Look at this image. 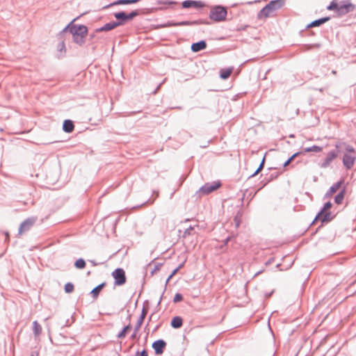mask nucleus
Returning <instances> with one entry per match:
<instances>
[{
    "mask_svg": "<svg viewBox=\"0 0 356 356\" xmlns=\"http://www.w3.org/2000/svg\"><path fill=\"white\" fill-rule=\"evenodd\" d=\"M161 84L154 90V94H155L158 90V88L160 87Z\"/></svg>",
    "mask_w": 356,
    "mask_h": 356,
    "instance_id": "nucleus-63",
    "label": "nucleus"
},
{
    "mask_svg": "<svg viewBox=\"0 0 356 356\" xmlns=\"http://www.w3.org/2000/svg\"><path fill=\"white\" fill-rule=\"evenodd\" d=\"M322 149H323L322 147L314 145L311 147L305 148L303 152H320L321 151H322Z\"/></svg>",
    "mask_w": 356,
    "mask_h": 356,
    "instance_id": "nucleus-34",
    "label": "nucleus"
},
{
    "mask_svg": "<svg viewBox=\"0 0 356 356\" xmlns=\"http://www.w3.org/2000/svg\"><path fill=\"white\" fill-rule=\"evenodd\" d=\"M332 207V203L330 201H328L323 204L319 211L323 213L326 211H329L328 210H330Z\"/></svg>",
    "mask_w": 356,
    "mask_h": 356,
    "instance_id": "nucleus-36",
    "label": "nucleus"
},
{
    "mask_svg": "<svg viewBox=\"0 0 356 356\" xmlns=\"http://www.w3.org/2000/svg\"><path fill=\"white\" fill-rule=\"evenodd\" d=\"M89 262H90L93 266H96L97 264L94 260H89Z\"/></svg>",
    "mask_w": 356,
    "mask_h": 356,
    "instance_id": "nucleus-57",
    "label": "nucleus"
},
{
    "mask_svg": "<svg viewBox=\"0 0 356 356\" xmlns=\"http://www.w3.org/2000/svg\"><path fill=\"white\" fill-rule=\"evenodd\" d=\"M74 266L77 269H83L86 266V263L83 258H79L75 261Z\"/></svg>",
    "mask_w": 356,
    "mask_h": 356,
    "instance_id": "nucleus-33",
    "label": "nucleus"
},
{
    "mask_svg": "<svg viewBox=\"0 0 356 356\" xmlns=\"http://www.w3.org/2000/svg\"><path fill=\"white\" fill-rule=\"evenodd\" d=\"M282 172H274V173H271V174H267L266 175V177H264V179L263 180L261 181V187L259 188V190L263 188L265 186H266L269 182L272 181L273 180L277 179L280 175L281 174Z\"/></svg>",
    "mask_w": 356,
    "mask_h": 356,
    "instance_id": "nucleus-17",
    "label": "nucleus"
},
{
    "mask_svg": "<svg viewBox=\"0 0 356 356\" xmlns=\"http://www.w3.org/2000/svg\"><path fill=\"white\" fill-rule=\"evenodd\" d=\"M330 19V17H323L319 19H316L312 21L311 23L306 26V29H309L315 26H320L324 23L328 22Z\"/></svg>",
    "mask_w": 356,
    "mask_h": 356,
    "instance_id": "nucleus-19",
    "label": "nucleus"
},
{
    "mask_svg": "<svg viewBox=\"0 0 356 356\" xmlns=\"http://www.w3.org/2000/svg\"><path fill=\"white\" fill-rule=\"evenodd\" d=\"M194 227L193 226H189L186 230L184 232L183 237L186 238L187 236L192 234V232L193 231Z\"/></svg>",
    "mask_w": 356,
    "mask_h": 356,
    "instance_id": "nucleus-40",
    "label": "nucleus"
},
{
    "mask_svg": "<svg viewBox=\"0 0 356 356\" xmlns=\"http://www.w3.org/2000/svg\"><path fill=\"white\" fill-rule=\"evenodd\" d=\"M221 186L222 183L220 180L213 181L212 182H207L200 188L197 193H200L204 195H207L216 191Z\"/></svg>",
    "mask_w": 356,
    "mask_h": 356,
    "instance_id": "nucleus-7",
    "label": "nucleus"
},
{
    "mask_svg": "<svg viewBox=\"0 0 356 356\" xmlns=\"http://www.w3.org/2000/svg\"><path fill=\"white\" fill-rule=\"evenodd\" d=\"M227 10L225 6L216 5L211 7L209 13V18L214 22H220L226 19Z\"/></svg>",
    "mask_w": 356,
    "mask_h": 356,
    "instance_id": "nucleus-4",
    "label": "nucleus"
},
{
    "mask_svg": "<svg viewBox=\"0 0 356 356\" xmlns=\"http://www.w3.org/2000/svg\"><path fill=\"white\" fill-rule=\"evenodd\" d=\"M33 332L35 337L39 336L42 332V327L37 321L33 322Z\"/></svg>",
    "mask_w": 356,
    "mask_h": 356,
    "instance_id": "nucleus-31",
    "label": "nucleus"
},
{
    "mask_svg": "<svg viewBox=\"0 0 356 356\" xmlns=\"http://www.w3.org/2000/svg\"><path fill=\"white\" fill-rule=\"evenodd\" d=\"M275 14H273L269 9V7L266 4L265 6H264L257 13V19H266L269 17H274Z\"/></svg>",
    "mask_w": 356,
    "mask_h": 356,
    "instance_id": "nucleus-15",
    "label": "nucleus"
},
{
    "mask_svg": "<svg viewBox=\"0 0 356 356\" xmlns=\"http://www.w3.org/2000/svg\"><path fill=\"white\" fill-rule=\"evenodd\" d=\"M233 67L221 69L220 70V78L222 80L227 79L233 72Z\"/></svg>",
    "mask_w": 356,
    "mask_h": 356,
    "instance_id": "nucleus-25",
    "label": "nucleus"
},
{
    "mask_svg": "<svg viewBox=\"0 0 356 356\" xmlns=\"http://www.w3.org/2000/svg\"><path fill=\"white\" fill-rule=\"evenodd\" d=\"M159 326H160V325H157L154 327V329L153 332L156 331V330L159 329Z\"/></svg>",
    "mask_w": 356,
    "mask_h": 356,
    "instance_id": "nucleus-62",
    "label": "nucleus"
},
{
    "mask_svg": "<svg viewBox=\"0 0 356 356\" xmlns=\"http://www.w3.org/2000/svg\"><path fill=\"white\" fill-rule=\"evenodd\" d=\"M181 6L183 8H195L197 9H200L202 8L204 6V3L201 1L185 0L182 1Z\"/></svg>",
    "mask_w": 356,
    "mask_h": 356,
    "instance_id": "nucleus-12",
    "label": "nucleus"
},
{
    "mask_svg": "<svg viewBox=\"0 0 356 356\" xmlns=\"http://www.w3.org/2000/svg\"><path fill=\"white\" fill-rule=\"evenodd\" d=\"M285 4V0H271L267 3L273 14L281 9Z\"/></svg>",
    "mask_w": 356,
    "mask_h": 356,
    "instance_id": "nucleus-14",
    "label": "nucleus"
},
{
    "mask_svg": "<svg viewBox=\"0 0 356 356\" xmlns=\"http://www.w3.org/2000/svg\"><path fill=\"white\" fill-rule=\"evenodd\" d=\"M273 293H274V290H273L272 291H270L269 293H265L266 298H269L273 295Z\"/></svg>",
    "mask_w": 356,
    "mask_h": 356,
    "instance_id": "nucleus-53",
    "label": "nucleus"
},
{
    "mask_svg": "<svg viewBox=\"0 0 356 356\" xmlns=\"http://www.w3.org/2000/svg\"><path fill=\"white\" fill-rule=\"evenodd\" d=\"M322 214H323V213H322L321 212L318 211V212L316 213V216H315L314 219V220H313V221L312 222L311 225H312L315 224V223H316L317 221H318V220H320V221L321 222V219H322Z\"/></svg>",
    "mask_w": 356,
    "mask_h": 356,
    "instance_id": "nucleus-42",
    "label": "nucleus"
},
{
    "mask_svg": "<svg viewBox=\"0 0 356 356\" xmlns=\"http://www.w3.org/2000/svg\"><path fill=\"white\" fill-rule=\"evenodd\" d=\"M355 8V4L346 0L341 1L339 3L337 2V0H332L330 5L327 6V10L334 11L339 16H343L353 12Z\"/></svg>",
    "mask_w": 356,
    "mask_h": 356,
    "instance_id": "nucleus-2",
    "label": "nucleus"
},
{
    "mask_svg": "<svg viewBox=\"0 0 356 356\" xmlns=\"http://www.w3.org/2000/svg\"><path fill=\"white\" fill-rule=\"evenodd\" d=\"M322 47L321 43L306 44L302 46V51H309L313 49H320Z\"/></svg>",
    "mask_w": 356,
    "mask_h": 356,
    "instance_id": "nucleus-30",
    "label": "nucleus"
},
{
    "mask_svg": "<svg viewBox=\"0 0 356 356\" xmlns=\"http://www.w3.org/2000/svg\"><path fill=\"white\" fill-rule=\"evenodd\" d=\"M232 238V236H227L222 242V244L220 245V249H222L225 246H226L228 243V242L231 240V238Z\"/></svg>",
    "mask_w": 356,
    "mask_h": 356,
    "instance_id": "nucleus-45",
    "label": "nucleus"
},
{
    "mask_svg": "<svg viewBox=\"0 0 356 356\" xmlns=\"http://www.w3.org/2000/svg\"><path fill=\"white\" fill-rule=\"evenodd\" d=\"M207 42L204 40H201L198 42H193L191 46V49L193 52L197 53L200 51L204 50L207 48Z\"/></svg>",
    "mask_w": 356,
    "mask_h": 356,
    "instance_id": "nucleus-16",
    "label": "nucleus"
},
{
    "mask_svg": "<svg viewBox=\"0 0 356 356\" xmlns=\"http://www.w3.org/2000/svg\"><path fill=\"white\" fill-rule=\"evenodd\" d=\"M346 153L351 154V155H355V150L354 147L350 145L346 146Z\"/></svg>",
    "mask_w": 356,
    "mask_h": 356,
    "instance_id": "nucleus-41",
    "label": "nucleus"
},
{
    "mask_svg": "<svg viewBox=\"0 0 356 356\" xmlns=\"http://www.w3.org/2000/svg\"><path fill=\"white\" fill-rule=\"evenodd\" d=\"M322 214H323V213H322L321 212L318 211V212L316 213V216H315L314 219V220H313V221L312 222L311 225H312L315 224V223H316L317 221H318V220H320V221L321 222V219H322Z\"/></svg>",
    "mask_w": 356,
    "mask_h": 356,
    "instance_id": "nucleus-43",
    "label": "nucleus"
},
{
    "mask_svg": "<svg viewBox=\"0 0 356 356\" xmlns=\"http://www.w3.org/2000/svg\"><path fill=\"white\" fill-rule=\"evenodd\" d=\"M162 3H163L165 4H175L176 3L175 1H166L165 2H162L161 1H157L158 4H161Z\"/></svg>",
    "mask_w": 356,
    "mask_h": 356,
    "instance_id": "nucleus-51",
    "label": "nucleus"
},
{
    "mask_svg": "<svg viewBox=\"0 0 356 356\" xmlns=\"http://www.w3.org/2000/svg\"><path fill=\"white\" fill-rule=\"evenodd\" d=\"M344 184V179L343 178H341L337 182L332 185L328 191L325 194L323 199L328 198L331 195H332L334 193H335L337 190H339L341 186Z\"/></svg>",
    "mask_w": 356,
    "mask_h": 356,
    "instance_id": "nucleus-13",
    "label": "nucleus"
},
{
    "mask_svg": "<svg viewBox=\"0 0 356 356\" xmlns=\"http://www.w3.org/2000/svg\"><path fill=\"white\" fill-rule=\"evenodd\" d=\"M163 263H156V264H155V265H154V268H153V269H152V270L150 272V275H151V276H153V275H154V274L156 271H158V270H159L161 269V266H163Z\"/></svg>",
    "mask_w": 356,
    "mask_h": 356,
    "instance_id": "nucleus-38",
    "label": "nucleus"
},
{
    "mask_svg": "<svg viewBox=\"0 0 356 356\" xmlns=\"http://www.w3.org/2000/svg\"><path fill=\"white\" fill-rule=\"evenodd\" d=\"M209 143H210V140H209V141L207 142V145H206V143H204V145H202V146H201V147H203V148H205V147H207L209 145Z\"/></svg>",
    "mask_w": 356,
    "mask_h": 356,
    "instance_id": "nucleus-60",
    "label": "nucleus"
},
{
    "mask_svg": "<svg viewBox=\"0 0 356 356\" xmlns=\"http://www.w3.org/2000/svg\"><path fill=\"white\" fill-rule=\"evenodd\" d=\"M137 332H135V328H134V332H133V333H132V334L131 335V339H136Z\"/></svg>",
    "mask_w": 356,
    "mask_h": 356,
    "instance_id": "nucleus-54",
    "label": "nucleus"
},
{
    "mask_svg": "<svg viewBox=\"0 0 356 356\" xmlns=\"http://www.w3.org/2000/svg\"><path fill=\"white\" fill-rule=\"evenodd\" d=\"M303 152H296L294 153L292 156H291V157H293V159H295L296 157H297L298 155L302 154Z\"/></svg>",
    "mask_w": 356,
    "mask_h": 356,
    "instance_id": "nucleus-52",
    "label": "nucleus"
},
{
    "mask_svg": "<svg viewBox=\"0 0 356 356\" xmlns=\"http://www.w3.org/2000/svg\"><path fill=\"white\" fill-rule=\"evenodd\" d=\"M151 9L142 8L133 10L130 13H127L124 11H120L113 13V16L119 23L120 26L124 25L127 22L131 21L134 17L138 16L140 14L149 13Z\"/></svg>",
    "mask_w": 356,
    "mask_h": 356,
    "instance_id": "nucleus-3",
    "label": "nucleus"
},
{
    "mask_svg": "<svg viewBox=\"0 0 356 356\" xmlns=\"http://www.w3.org/2000/svg\"><path fill=\"white\" fill-rule=\"evenodd\" d=\"M355 158V155H351V154L344 153L342 158V163L343 166L347 170H350L354 165Z\"/></svg>",
    "mask_w": 356,
    "mask_h": 356,
    "instance_id": "nucleus-11",
    "label": "nucleus"
},
{
    "mask_svg": "<svg viewBox=\"0 0 356 356\" xmlns=\"http://www.w3.org/2000/svg\"><path fill=\"white\" fill-rule=\"evenodd\" d=\"M185 262H186V260H184L182 263H181L176 268H175L172 272L168 276V280H170L173 276H175L177 273L178 271L182 268L185 264Z\"/></svg>",
    "mask_w": 356,
    "mask_h": 356,
    "instance_id": "nucleus-35",
    "label": "nucleus"
},
{
    "mask_svg": "<svg viewBox=\"0 0 356 356\" xmlns=\"http://www.w3.org/2000/svg\"><path fill=\"white\" fill-rule=\"evenodd\" d=\"M266 154H264L259 167L257 168V169L252 173L250 175H249L248 177V179H250V178H252L254 177H255L256 175H257L260 172H261V170L264 169V165H265V161H266Z\"/></svg>",
    "mask_w": 356,
    "mask_h": 356,
    "instance_id": "nucleus-29",
    "label": "nucleus"
},
{
    "mask_svg": "<svg viewBox=\"0 0 356 356\" xmlns=\"http://www.w3.org/2000/svg\"><path fill=\"white\" fill-rule=\"evenodd\" d=\"M210 22L207 19H199L193 21H168L167 23L157 25V28H166L172 26H195L200 24H209Z\"/></svg>",
    "mask_w": 356,
    "mask_h": 356,
    "instance_id": "nucleus-5",
    "label": "nucleus"
},
{
    "mask_svg": "<svg viewBox=\"0 0 356 356\" xmlns=\"http://www.w3.org/2000/svg\"><path fill=\"white\" fill-rule=\"evenodd\" d=\"M346 187H343L334 197V203L337 204H340L342 203L345 195H346Z\"/></svg>",
    "mask_w": 356,
    "mask_h": 356,
    "instance_id": "nucleus-26",
    "label": "nucleus"
},
{
    "mask_svg": "<svg viewBox=\"0 0 356 356\" xmlns=\"http://www.w3.org/2000/svg\"><path fill=\"white\" fill-rule=\"evenodd\" d=\"M147 314V310L143 307L141 311V314L134 326L135 332H138L139 330L140 329Z\"/></svg>",
    "mask_w": 356,
    "mask_h": 356,
    "instance_id": "nucleus-21",
    "label": "nucleus"
},
{
    "mask_svg": "<svg viewBox=\"0 0 356 356\" xmlns=\"http://www.w3.org/2000/svg\"><path fill=\"white\" fill-rule=\"evenodd\" d=\"M334 217L335 215H332L331 211H326L323 213L322 214L321 225L316 229L315 233H316L321 227H323L325 223L331 222Z\"/></svg>",
    "mask_w": 356,
    "mask_h": 356,
    "instance_id": "nucleus-18",
    "label": "nucleus"
},
{
    "mask_svg": "<svg viewBox=\"0 0 356 356\" xmlns=\"http://www.w3.org/2000/svg\"><path fill=\"white\" fill-rule=\"evenodd\" d=\"M336 148L330 151L324 159L323 162L319 164L321 168H327L330 166L331 162L335 159L339 153V145L336 144Z\"/></svg>",
    "mask_w": 356,
    "mask_h": 356,
    "instance_id": "nucleus-8",
    "label": "nucleus"
},
{
    "mask_svg": "<svg viewBox=\"0 0 356 356\" xmlns=\"http://www.w3.org/2000/svg\"><path fill=\"white\" fill-rule=\"evenodd\" d=\"M183 296L181 293H175L174 298H173V302L175 303H177V302H181L182 300H183Z\"/></svg>",
    "mask_w": 356,
    "mask_h": 356,
    "instance_id": "nucleus-39",
    "label": "nucleus"
},
{
    "mask_svg": "<svg viewBox=\"0 0 356 356\" xmlns=\"http://www.w3.org/2000/svg\"><path fill=\"white\" fill-rule=\"evenodd\" d=\"M100 32H106L104 25L95 29V33H100Z\"/></svg>",
    "mask_w": 356,
    "mask_h": 356,
    "instance_id": "nucleus-48",
    "label": "nucleus"
},
{
    "mask_svg": "<svg viewBox=\"0 0 356 356\" xmlns=\"http://www.w3.org/2000/svg\"><path fill=\"white\" fill-rule=\"evenodd\" d=\"M169 282H170V280H168V277L166 281H165V286H164V289L163 291V294H164V293H165V291L166 290L167 285H168Z\"/></svg>",
    "mask_w": 356,
    "mask_h": 356,
    "instance_id": "nucleus-55",
    "label": "nucleus"
},
{
    "mask_svg": "<svg viewBox=\"0 0 356 356\" xmlns=\"http://www.w3.org/2000/svg\"><path fill=\"white\" fill-rule=\"evenodd\" d=\"M167 346L166 342L163 339H157L154 341L152 344V347L154 350V353L156 355H161L163 353L164 350Z\"/></svg>",
    "mask_w": 356,
    "mask_h": 356,
    "instance_id": "nucleus-10",
    "label": "nucleus"
},
{
    "mask_svg": "<svg viewBox=\"0 0 356 356\" xmlns=\"http://www.w3.org/2000/svg\"><path fill=\"white\" fill-rule=\"evenodd\" d=\"M5 235H6V241H9V234H8V232H6Z\"/></svg>",
    "mask_w": 356,
    "mask_h": 356,
    "instance_id": "nucleus-58",
    "label": "nucleus"
},
{
    "mask_svg": "<svg viewBox=\"0 0 356 356\" xmlns=\"http://www.w3.org/2000/svg\"><path fill=\"white\" fill-rule=\"evenodd\" d=\"M275 259L273 257H270V259H268L266 262H265V265L266 266H269L270 264H273V261H274Z\"/></svg>",
    "mask_w": 356,
    "mask_h": 356,
    "instance_id": "nucleus-50",
    "label": "nucleus"
},
{
    "mask_svg": "<svg viewBox=\"0 0 356 356\" xmlns=\"http://www.w3.org/2000/svg\"><path fill=\"white\" fill-rule=\"evenodd\" d=\"M77 19L78 17H76L72 19L59 32L58 37L61 39L65 33L69 32L72 35V41L79 47H82L86 42V38L88 34V28L84 24H74V21Z\"/></svg>",
    "mask_w": 356,
    "mask_h": 356,
    "instance_id": "nucleus-1",
    "label": "nucleus"
},
{
    "mask_svg": "<svg viewBox=\"0 0 356 356\" xmlns=\"http://www.w3.org/2000/svg\"><path fill=\"white\" fill-rule=\"evenodd\" d=\"M57 51L58 52L57 55L58 58H61L65 56L66 53V47L64 40L58 44Z\"/></svg>",
    "mask_w": 356,
    "mask_h": 356,
    "instance_id": "nucleus-24",
    "label": "nucleus"
},
{
    "mask_svg": "<svg viewBox=\"0 0 356 356\" xmlns=\"http://www.w3.org/2000/svg\"><path fill=\"white\" fill-rule=\"evenodd\" d=\"M163 294L162 293L161 296V298L157 303V305H159L161 304V300L163 298Z\"/></svg>",
    "mask_w": 356,
    "mask_h": 356,
    "instance_id": "nucleus-59",
    "label": "nucleus"
},
{
    "mask_svg": "<svg viewBox=\"0 0 356 356\" xmlns=\"http://www.w3.org/2000/svg\"><path fill=\"white\" fill-rule=\"evenodd\" d=\"M114 279V286H120L124 285L127 282L125 271L122 268H115L111 273Z\"/></svg>",
    "mask_w": 356,
    "mask_h": 356,
    "instance_id": "nucleus-6",
    "label": "nucleus"
},
{
    "mask_svg": "<svg viewBox=\"0 0 356 356\" xmlns=\"http://www.w3.org/2000/svg\"><path fill=\"white\" fill-rule=\"evenodd\" d=\"M74 290V285L72 282H67L64 286V291L66 293H70Z\"/></svg>",
    "mask_w": 356,
    "mask_h": 356,
    "instance_id": "nucleus-37",
    "label": "nucleus"
},
{
    "mask_svg": "<svg viewBox=\"0 0 356 356\" xmlns=\"http://www.w3.org/2000/svg\"><path fill=\"white\" fill-rule=\"evenodd\" d=\"M131 316L129 314V315L127 316V320H128V321H130V320H131Z\"/></svg>",
    "mask_w": 356,
    "mask_h": 356,
    "instance_id": "nucleus-64",
    "label": "nucleus"
},
{
    "mask_svg": "<svg viewBox=\"0 0 356 356\" xmlns=\"http://www.w3.org/2000/svg\"><path fill=\"white\" fill-rule=\"evenodd\" d=\"M37 220V218L34 216L29 217L25 219L19 227L18 234H22L24 232H28L34 225Z\"/></svg>",
    "mask_w": 356,
    "mask_h": 356,
    "instance_id": "nucleus-9",
    "label": "nucleus"
},
{
    "mask_svg": "<svg viewBox=\"0 0 356 356\" xmlns=\"http://www.w3.org/2000/svg\"><path fill=\"white\" fill-rule=\"evenodd\" d=\"M209 143H210V140H209V141L207 142V145H206V143H204V145H202V146H201V147H203V148H205V147H207L209 145Z\"/></svg>",
    "mask_w": 356,
    "mask_h": 356,
    "instance_id": "nucleus-61",
    "label": "nucleus"
},
{
    "mask_svg": "<svg viewBox=\"0 0 356 356\" xmlns=\"http://www.w3.org/2000/svg\"><path fill=\"white\" fill-rule=\"evenodd\" d=\"M74 129V122L71 120H65L63 123V130L64 132L70 134Z\"/></svg>",
    "mask_w": 356,
    "mask_h": 356,
    "instance_id": "nucleus-22",
    "label": "nucleus"
},
{
    "mask_svg": "<svg viewBox=\"0 0 356 356\" xmlns=\"http://www.w3.org/2000/svg\"><path fill=\"white\" fill-rule=\"evenodd\" d=\"M132 329V326L131 323H128L127 325L124 326L123 328L118 332L117 334V337L118 339H123L126 337L127 334L130 332Z\"/></svg>",
    "mask_w": 356,
    "mask_h": 356,
    "instance_id": "nucleus-27",
    "label": "nucleus"
},
{
    "mask_svg": "<svg viewBox=\"0 0 356 356\" xmlns=\"http://www.w3.org/2000/svg\"><path fill=\"white\" fill-rule=\"evenodd\" d=\"M243 215V211L242 209L241 208L237 211L236 213L235 214V216L234 217V222L236 228H238L240 226V225L241 223V219H242Z\"/></svg>",
    "mask_w": 356,
    "mask_h": 356,
    "instance_id": "nucleus-28",
    "label": "nucleus"
},
{
    "mask_svg": "<svg viewBox=\"0 0 356 356\" xmlns=\"http://www.w3.org/2000/svg\"><path fill=\"white\" fill-rule=\"evenodd\" d=\"M106 32L110 31L118 26H120L119 23L117 19L115 21H111L104 24Z\"/></svg>",
    "mask_w": 356,
    "mask_h": 356,
    "instance_id": "nucleus-32",
    "label": "nucleus"
},
{
    "mask_svg": "<svg viewBox=\"0 0 356 356\" xmlns=\"http://www.w3.org/2000/svg\"><path fill=\"white\" fill-rule=\"evenodd\" d=\"M96 33H95V31H94L93 33H91L89 35V40L91 41L92 42H95L94 40L97 38Z\"/></svg>",
    "mask_w": 356,
    "mask_h": 356,
    "instance_id": "nucleus-47",
    "label": "nucleus"
},
{
    "mask_svg": "<svg viewBox=\"0 0 356 356\" xmlns=\"http://www.w3.org/2000/svg\"><path fill=\"white\" fill-rule=\"evenodd\" d=\"M140 112H141V111H131V112H130V113H129V115H128L131 116V115H135L136 113H140Z\"/></svg>",
    "mask_w": 356,
    "mask_h": 356,
    "instance_id": "nucleus-56",
    "label": "nucleus"
},
{
    "mask_svg": "<svg viewBox=\"0 0 356 356\" xmlns=\"http://www.w3.org/2000/svg\"><path fill=\"white\" fill-rule=\"evenodd\" d=\"M294 159L293 157L290 156L282 165L283 168H286L289 165Z\"/></svg>",
    "mask_w": 356,
    "mask_h": 356,
    "instance_id": "nucleus-46",
    "label": "nucleus"
},
{
    "mask_svg": "<svg viewBox=\"0 0 356 356\" xmlns=\"http://www.w3.org/2000/svg\"><path fill=\"white\" fill-rule=\"evenodd\" d=\"M135 356H148L147 350L146 349H143L141 351L138 350L136 352Z\"/></svg>",
    "mask_w": 356,
    "mask_h": 356,
    "instance_id": "nucleus-44",
    "label": "nucleus"
},
{
    "mask_svg": "<svg viewBox=\"0 0 356 356\" xmlns=\"http://www.w3.org/2000/svg\"><path fill=\"white\" fill-rule=\"evenodd\" d=\"M154 202V200H151L150 199L147 200V201L144 202L143 204H141L140 205H138V206H136V207H134V208H140L143 205H145L146 204H152Z\"/></svg>",
    "mask_w": 356,
    "mask_h": 356,
    "instance_id": "nucleus-49",
    "label": "nucleus"
},
{
    "mask_svg": "<svg viewBox=\"0 0 356 356\" xmlns=\"http://www.w3.org/2000/svg\"><path fill=\"white\" fill-rule=\"evenodd\" d=\"M183 325V319L179 316H174L170 321V326L174 329L181 328Z\"/></svg>",
    "mask_w": 356,
    "mask_h": 356,
    "instance_id": "nucleus-23",
    "label": "nucleus"
},
{
    "mask_svg": "<svg viewBox=\"0 0 356 356\" xmlns=\"http://www.w3.org/2000/svg\"><path fill=\"white\" fill-rule=\"evenodd\" d=\"M106 282H104L92 289V291L90 292V294L93 299L95 300L99 297L100 292L106 286Z\"/></svg>",
    "mask_w": 356,
    "mask_h": 356,
    "instance_id": "nucleus-20",
    "label": "nucleus"
}]
</instances>
